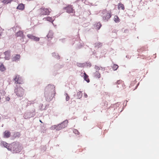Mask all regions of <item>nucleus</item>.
I'll list each match as a JSON object with an SVG mask.
<instances>
[{
    "mask_svg": "<svg viewBox=\"0 0 159 159\" xmlns=\"http://www.w3.org/2000/svg\"><path fill=\"white\" fill-rule=\"evenodd\" d=\"M55 88L54 85L52 84H48L45 87L44 94L47 101L51 100L55 96L56 93Z\"/></svg>",
    "mask_w": 159,
    "mask_h": 159,
    "instance_id": "nucleus-1",
    "label": "nucleus"
},
{
    "mask_svg": "<svg viewBox=\"0 0 159 159\" xmlns=\"http://www.w3.org/2000/svg\"><path fill=\"white\" fill-rule=\"evenodd\" d=\"M11 150L13 153H18L21 151V148L19 143H13L11 144Z\"/></svg>",
    "mask_w": 159,
    "mask_h": 159,
    "instance_id": "nucleus-2",
    "label": "nucleus"
},
{
    "mask_svg": "<svg viewBox=\"0 0 159 159\" xmlns=\"http://www.w3.org/2000/svg\"><path fill=\"white\" fill-rule=\"evenodd\" d=\"M15 92L18 97H22L24 94V89L19 86L15 89Z\"/></svg>",
    "mask_w": 159,
    "mask_h": 159,
    "instance_id": "nucleus-3",
    "label": "nucleus"
},
{
    "mask_svg": "<svg viewBox=\"0 0 159 159\" xmlns=\"http://www.w3.org/2000/svg\"><path fill=\"white\" fill-rule=\"evenodd\" d=\"M103 14V19L105 21H107L111 17L110 13L104 10L102 12Z\"/></svg>",
    "mask_w": 159,
    "mask_h": 159,
    "instance_id": "nucleus-4",
    "label": "nucleus"
},
{
    "mask_svg": "<svg viewBox=\"0 0 159 159\" xmlns=\"http://www.w3.org/2000/svg\"><path fill=\"white\" fill-rule=\"evenodd\" d=\"M40 14L42 15H48L51 11V9L42 8L40 9Z\"/></svg>",
    "mask_w": 159,
    "mask_h": 159,
    "instance_id": "nucleus-5",
    "label": "nucleus"
},
{
    "mask_svg": "<svg viewBox=\"0 0 159 159\" xmlns=\"http://www.w3.org/2000/svg\"><path fill=\"white\" fill-rule=\"evenodd\" d=\"M95 68L96 69V71L94 73V76L96 77L100 78V71L99 70H102L103 69L101 67V69L98 66H95Z\"/></svg>",
    "mask_w": 159,
    "mask_h": 159,
    "instance_id": "nucleus-6",
    "label": "nucleus"
},
{
    "mask_svg": "<svg viewBox=\"0 0 159 159\" xmlns=\"http://www.w3.org/2000/svg\"><path fill=\"white\" fill-rule=\"evenodd\" d=\"M68 123V121L66 120L61 123L58 124L60 128H61V129L66 127Z\"/></svg>",
    "mask_w": 159,
    "mask_h": 159,
    "instance_id": "nucleus-7",
    "label": "nucleus"
},
{
    "mask_svg": "<svg viewBox=\"0 0 159 159\" xmlns=\"http://www.w3.org/2000/svg\"><path fill=\"white\" fill-rule=\"evenodd\" d=\"M1 145L3 146L4 147L6 148L8 150H11V144H8L7 143L4 141H2L1 143Z\"/></svg>",
    "mask_w": 159,
    "mask_h": 159,
    "instance_id": "nucleus-8",
    "label": "nucleus"
},
{
    "mask_svg": "<svg viewBox=\"0 0 159 159\" xmlns=\"http://www.w3.org/2000/svg\"><path fill=\"white\" fill-rule=\"evenodd\" d=\"M20 56L19 54L13 55L12 56L11 59L13 61H17L19 60Z\"/></svg>",
    "mask_w": 159,
    "mask_h": 159,
    "instance_id": "nucleus-9",
    "label": "nucleus"
},
{
    "mask_svg": "<svg viewBox=\"0 0 159 159\" xmlns=\"http://www.w3.org/2000/svg\"><path fill=\"white\" fill-rule=\"evenodd\" d=\"M65 8L66 10V11L67 13H73L74 12V10L71 6H68L65 7Z\"/></svg>",
    "mask_w": 159,
    "mask_h": 159,
    "instance_id": "nucleus-10",
    "label": "nucleus"
},
{
    "mask_svg": "<svg viewBox=\"0 0 159 159\" xmlns=\"http://www.w3.org/2000/svg\"><path fill=\"white\" fill-rule=\"evenodd\" d=\"M11 132L8 130H5L3 133V137L5 138H8L11 135Z\"/></svg>",
    "mask_w": 159,
    "mask_h": 159,
    "instance_id": "nucleus-11",
    "label": "nucleus"
},
{
    "mask_svg": "<svg viewBox=\"0 0 159 159\" xmlns=\"http://www.w3.org/2000/svg\"><path fill=\"white\" fill-rule=\"evenodd\" d=\"M5 55V58L6 60H8L10 58V52L9 51H7L4 52Z\"/></svg>",
    "mask_w": 159,
    "mask_h": 159,
    "instance_id": "nucleus-12",
    "label": "nucleus"
},
{
    "mask_svg": "<svg viewBox=\"0 0 159 159\" xmlns=\"http://www.w3.org/2000/svg\"><path fill=\"white\" fill-rule=\"evenodd\" d=\"M27 36L29 38L32 39H33L35 41H39V38L35 37L34 36L31 34H28L27 35Z\"/></svg>",
    "mask_w": 159,
    "mask_h": 159,
    "instance_id": "nucleus-13",
    "label": "nucleus"
},
{
    "mask_svg": "<svg viewBox=\"0 0 159 159\" xmlns=\"http://www.w3.org/2000/svg\"><path fill=\"white\" fill-rule=\"evenodd\" d=\"M14 80L16 84H21L22 82L20 80L19 75H16L14 79Z\"/></svg>",
    "mask_w": 159,
    "mask_h": 159,
    "instance_id": "nucleus-14",
    "label": "nucleus"
},
{
    "mask_svg": "<svg viewBox=\"0 0 159 159\" xmlns=\"http://www.w3.org/2000/svg\"><path fill=\"white\" fill-rule=\"evenodd\" d=\"M50 129L51 130H54L56 129L57 130H61V128H60L58 125H55L52 126L50 127Z\"/></svg>",
    "mask_w": 159,
    "mask_h": 159,
    "instance_id": "nucleus-15",
    "label": "nucleus"
},
{
    "mask_svg": "<svg viewBox=\"0 0 159 159\" xmlns=\"http://www.w3.org/2000/svg\"><path fill=\"white\" fill-rule=\"evenodd\" d=\"M16 36L17 37L20 36V37H22L23 38H24L25 37V36L23 34V32L22 31H19L17 32L16 34Z\"/></svg>",
    "mask_w": 159,
    "mask_h": 159,
    "instance_id": "nucleus-16",
    "label": "nucleus"
},
{
    "mask_svg": "<svg viewBox=\"0 0 159 159\" xmlns=\"http://www.w3.org/2000/svg\"><path fill=\"white\" fill-rule=\"evenodd\" d=\"M31 114L29 112L25 113L24 115V118L26 119L32 117L33 116L32 115H31Z\"/></svg>",
    "mask_w": 159,
    "mask_h": 159,
    "instance_id": "nucleus-17",
    "label": "nucleus"
},
{
    "mask_svg": "<svg viewBox=\"0 0 159 159\" xmlns=\"http://www.w3.org/2000/svg\"><path fill=\"white\" fill-rule=\"evenodd\" d=\"M53 19H52L51 17H48L47 18H44L43 19H44L45 20H47V21L52 22L53 21L55 20V17H53Z\"/></svg>",
    "mask_w": 159,
    "mask_h": 159,
    "instance_id": "nucleus-18",
    "label": "nucleus"
},
{
    "mask_svg": "<svg viewBox=\"0 0 159 159\" xmlns=\"http://www.w3.org/2000/svg\"><path fill=\"white\" fill-rule=\"evenodd\" d=\"M24 8V5L23 4H20L18 5V7H17V9L22 10Z\"/></svg>",
    "mask_w": 159,
    "mask_h": 159,
    "instance_id": "nucleus-19",
    "label": "nucleus"
},
{
    "mask_svg": "<svg viewBox=\"0 0 159 159\" xmlns=\"http://www.w3.org/2000/svg\"><path fill=\"white\" fill-rule=\"evenodd\" d=\"M96 29L98 30L100 29L101 26V24L100 22H98L96 24H95Z\"/></svg>",
    "mask_w": 159,
    "mask_h": 159,
    "instance_id": "nucleus-20",
    "label": "nucleus"
},
{
    "mask_svg": "<svg viewBox=\"0 0 159 159\" xmlns=\"http://www.w3.org/2000/svg\"><path fill=\"white\" fill-rule=\"evenodd\" d=\"M82 94L83 93H82V92L80 91L79 92H77V98L78 99H80L82 97Z\"/></svg>",
    "mask_w": 159,
    "mask_h": 159,
    "instance_id": "nucleus-21",
    "label": "nucleus"
},
{
    "mask_svg": "<svg viewBox=\"0 0 159 159\" xmlns=\"http://www.w3.org/2000/svg\"><path fill=\"white\" fill-rule=\"evenodd\" d=\"M20 134L19 132H15L13 135V137L15 138L17 137H19L20 136Z\"/></svg>",
    "mask_w": 159,
    "mask_h": 159,
    "instance_id": "nucleus-22",
    "label": "nucleus"
},
{
    "mask_svg": "<svg viewBox=\"0 0 159 159\" xmlns=\"http://www.w3.org/2000/svg\"><path fill=\"white\" fill-rule=\"evenodd\" d=\"M95 47L96 48H98L102 46V43H95Z\"/></svg>",
    "mask_w": 159,
    "mask_h": 159,
    "instance_id": "nucleus-23",
    "label": "nucleus"
},
{
    "mask_svg": "<svg viewBox=\"0 0 159 159\" xmlns=\"http://www.w3.org/2000/svg\"><path fill=\"white\" fill-rule=\"evenodd\" d=\"M84 78L85 80H86L88 83L89 82V79H87L88 77V76L85 73H84Z\"/></svg>",
    "mask_w": 159,
    "mask_h": 159,
    "instance_id": "nucleus-24",
    "label": "nucleus"
},
{
    "mask_svg": "<svg viewBox=\"0 0 159 159\" xmlns=\"http://www.w3.org/2000/svg\"><path fill=\"white\" fill-rule=\"evenodd\" d=\"M118 8V9H121L122 10H124L125 9L124 5L121 3H119V4Z\"/></svg>",
    "mask_w": 159,
    "mask_h": 159,
    "instance_id": "nucleus-25",
    "label": "nucleus"
},
{
    "mask_svg": "<svg viewBox=\"0 0 159 159\" xmlns=\"http://www.w3.org/2000/svg\"><path fill=\"white\" fill-rule=\"evenodd\" d=\"M53 33L52 31H49L48 34L47 35V37L48 38H52V37Z\"/></svg>",
    "mask_w": 159,
    "mask_h": 159,
    "instance_id": "nucleus-26",
    "label": "nucleus"
},
{
    "mask_svg": "<svg viewBox=\"0 0 159 159\" xmlns=\"http://www.w3.org/2000/svg\"><path fill=\"white\" fill-rule=\"evenodd\" d=\"M52 55L53 57H54L57 59H59V57L58 56V53L54 52L52 53Z\"/></svg>",
    "mask_w": 159,
    "mask_h": 159,
    "instance_id": "nucleus-27",
    "label": "nucleus"
},
{
    "mask_svg": "<svg viewBox=\"0 0 159 159\" xmlns=\"http://www.w3.org/2000/svg\"><path fill=\"white\" fill-rule=\"evenodd\" d=\"M114 20L116 23L119 22L120 21V19L119 17L116 16H115L114 17Z\"/></svg>",
    "mask_w": 159,
    "mask_h": 159,
    "instance_id": "nucleus-28",
    "label": "nucleus"
},
{
    "mask_svg": "<svg viewBox=\"0 0 159 159\" xmlns=\"http://www.w3.org/2000/svg\"><path fill=\"white\" fill-rule=\"evenodd\" d=\"M118 66L116 64H114L112 66V68L114 70H116L118 69Z\"/></svg>",
    "mask_w": 159,
    "mask_h": 159,
    "instance_id": "nucleus-29",
    "label": "nucleus"
},
{
    "mask_svg": "<svg viewBox=\"0 0 159 159\" xmlns=\"http://www.w3.org/2000/svg\"><path fill=\"white\" fill-rule=\"evenodd\" d=\"M76 65L79 67H82L84 66V63H77Z\"/></svg>",
    "mask_w": 159,
    "mask_h": 159,
    "instance_id": "nucleus-30",
    "label": "nucleus"
},
{
    "mask_svg": "<svg viewBox=\"0 0 159 159\" xmlns=\"http://www.w3.org/2000/svg\"><path fill=\"white\" fill-rule=\"evenodd\" d=\"M5 70V68L3 65H2L0 66V70L2 71H4Z\"/></svg>",
    "mask_w": 159,
    "mask_h": 159,
    "instance_id": "nucleus-31",
    "label": "nucleus"
},
{
    "mask_svg": "<svg viewBox=\"0 0 159 159\" xmlns=\"http://www.w3.org/2000/svg\"><path fill=\"white\" fill-rule=\"evenodd\" d=\"M12 0H4L2 1V2L4 3L8 4Z\"/></svg>",
    "mask_w": 159,
    "mask_h": 159,
    "instance_id": "nucleus-32",
    "label": "nucleus"
},
{
    "mask_svg": "<svg viewBox=\"0 0 159 159\" xmlns=\"http://www.w3.org/2000/svg\"><path fill=\"white\" fill-rule=\"evenodd\" d=\"M65 95L66 97V101H68V100H69L70 99V97L69 96V95H68V94H67V93H65Z\"/></svg>",
    "mask_w": 159,
    "mask_h": 159,
    "instance_id": "nucleus-33",
    "label": "nucleus"
},
{
    "mask_svg": "<svg viewBox=\"0 0 159 159\" xmlns=\"http://www.w3.org/2000/svg\"><path fill=\"white\" fill-rule=\"evenodd\" d=\"M73 132L75 134H79V131L76 129H75L74 130Z\"/></svg>",
    "mask_w": 159,
    "mask_h": 159,
    "instance_id": "nucleus-34",
    "label": "nucleus"
},
{
    "mask_svg": "<svg viewBox=\"0 0 159 159\" xmlns=\"http://www.w3.org/2000/svg\"><path fill=\"white\" fill-rule=\"evenodd\" d=\"M28 104H33L34 103V102L33 101H32V102H31V101H28Z\"/></svg>",
    "mask_w": 159,
    "mask_h": 159,
    "instance_id": "nucleus-35",
    "label": "nucleus"
},
{
    "mask_svg": "<svg viewBox=\"0 0 159 159\" xmlns=\"http://www.w3.org/2000/svg\"><path fill=\"white\" fill-rule=\"evenodd\" d=\"M121 81H120V80H118L117 82H116V84H119L120 82H121Z\"/></svg>",
    "mask_w": 159,
    "mask_h": 159,
    "instance_id": "nucleus-36",
    "label": "nucleus"
},
{
    "mask_svg": "<svg viewBox=\"0 0 159 159\" xmlns=\"http://www.w3.org/2000/svg\"><path fill=\"white\" fill-rule=\"evenodd\" d=\"M84 96L85 98H87L88 97L87 94L85 93H84Z\"/></svg>",
    "mask_w": 159,
    "mask_h": 159,
    "instance_id": "nucleus-37",
    "label": "nucleus"
},
{
    "mask_svg": "<svg viewBox=\"0 0 159 159\" xmlns=\"http://www.w3.org/2000/svg\"><path fill=\"white\" fill-rule=\"evenodd\" d=\"M10 99V98L8 97L6 98V100L7 101H9Z\"/></svg>",
    "mask_w": 159,
    "mask_h": 159,
    "instance_id": "nucleus-38",
    "label": "nucleus"
},
{
    "mask_svg": "<svg viewBox=\"0 0 159 159\" xmlns=\"http://www.w3.org/2000/svg\"><path fill=\"white\" fill-rule=\"evenodd\" d=\"M39 121H40V122H41V123H42V121H41V120H40Z\"/></svg>",
    "mask_w": 159,
    "mask_h": 159,
    "instance_id": "nucleus-39",
    "label": "nucleus"
},
{
    "mask_svg": "<svg viewBox=\"0 0 159 159\" xmlns=\"http://www.w3.org/2000/svg\"><path fill=\"white\" fill-rule=\"evenodd\" d=\"M126 105H126V103H127V101H126Z\"/></svg>",
    "mask_w": 159,
    "mask_h": 159,
    "instance_id": "nucleus-40",
    "label": "nucleus"
}]
</instances>
